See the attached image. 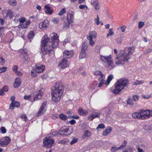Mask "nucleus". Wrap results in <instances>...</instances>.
<instances>
[{
	"instance_id": "774afa93",
	"label": "nucleus",
	"mask_w": 152,
	"mask_h": 152,
	"mask_svg": "<svg viewBox=\"0 0 152 152\" xmlns=\"http://www.w3.org/2000/svg\"><path fill=\"white\" fill-rule=\"evenodd\" d=\"M109 33L110 34V35L111 36L114 34V32L113 31V29L110 28L109 30Z\"/></svg>"
},
{
	"instance_id": "49530a36",
	"label": "nucleus",
	"mask_w": 152,
	"mask_h": 152,
	"mask_svg": "<svg viewBox=\"0 0 152 152\" xmlns=\"http://www.w3.org/2000/svg\"><path fill=\"white\" fill-rule=\"evenodd\" d=\"M23 59L24 62H26L28 61V57L27 55H23Z\"/></svg>"
},
{
	"instance_id": "423d86ee",
	"label": "nucleus",
	"mask_w": 152,
	"mask_h": 152,
	"mask_svg": "<svg viewBox=\"0 0 152 152\" xmlns=\"http://www.w3.org/2000/svg\"><path fill=\"white\" fill-rule=\"evenodd\" d=\"M50 37L51 39L50 41L51 43H50V44L53 48H55L58 45L59 41L58 36L56 34L53 33L50 34Z\"/></svg>"
},
{
	"instance_id": "6e6d98bb",
	"label": "nucleus",
	"mask_w": 152,
	"mask_h": 152,
	"mask_svg": "<svg viewBox=\"0 0 152 152\" xmlns=\"http://www.w3.org/2000/svg\"><path fill=\"white\" fill-rule=\"evenodd\" d=\"M6 67H0V73L4 72L6 70Z\"/></svg>"
},
{
	"instance_id": "aec40b11",
	"label": "nucleus",
	"mask_w": 152,
	"mask_h": 152,
	"mask_svg": "<svg viewBox=\"0 0 152 152\" xmlns=\"http://www.w3.org/2000/svg\"><path fill=\"white\" fill-rule=\"evenodd\" d=\"M45 7L46 10L45 12L46 14L49 15H51L52 14L53 11L49 4L45 5Z\"/></svg>"
},
{
	"instance_id": "a19ab883",
	"label": "nucleus",
	"mask_w": 152,
	"mask_h": 152,
	"mask_svg": "<svg viewBox=\"0 0 152 152\" xmlns=\"http://www.w3.org/2000/svg\"><path fill=\"white\" fill-rule=\"evenodd\" d=\"M34 32L32 31H31L28 35V38L29 39H30L34 37Z\"/></svg>"
},
{
	"instance_id": "473e14b6",
	"label": "nucleus",
	"mask_w": 152,
	"mask_h": 152,
	"mask_svg": "<svg viewBox=\"0 0 152 152\" xmlns=\"http://www.w3.org/2000/svg\"><path fill=\"white\" fill-rule=\"evenodd\" d=\"M69 140L67 139H65L61 140L59 141L58 143L64 145L67 144L69 142Z\"/></svg>"
},
{
	"instance_id": "603ef678",
	"label": "nucleus",
	"mask_w": 152,
	"mask_h": 152,
	"mask_svg": "<svg viewBox=\"0 0 152 152\" xmlns=\"http://www.w3.org/2000/svg\"><path fill=\"white\" fill-rule=\"evenodd\" d=\"M19 21L20 23H23L26 21V18L24 17H21L19 19Z\"/></svg>"
},
{
	"instance_id": "f704fd0d",
	"label": "nucleus",
	"mask_w": 152,
	"mask_h": 152,
	"mask_svg": "<svg viewBox=\"0 0 152 152\" xmlns=\"http://www.w3.org/2000/svg\"><path fill=\"white\" fill-rule=\"evenodd\" d=\"M135 148L133 147H130L127 150L124 151L123 152H134Z\"/></svg>"
},
{
	"instance_id": "393cba45",
	"label": "nucleus",
	"mask_w": 152,
	"mask_h": 152,
	"mask_svg": "<svg viewBox=\"0 0 152 152\" xmlns=\"http://www.w3.org/2000/svg\"><path fill=\"white\" fill-rule=\"evenodd\" d=\"M112 129L111 127H109L108 128L104 130L103 133V135L104 136H106L110 134L111 131Z\"/></svg>"
},
{
	"instance_id": "4468645a",
	"label": "nucleus",
	"mask_w": 152,
	"mask_h": 152,
	"mask_svg": "<svg viewBox=\"0 0 152 152\" xmlns=\"http://www.w3.org/2000/svg\"><path fill=\"white\" fill-rule=\"evenodd\" d=\"M47 35L45 34L44 37L42 38V43L41 45L42 46H43L47 45L48 43L49 44V45H51L50 44V43H51L49 39L48 38H45V37H47Z\"/></svg>"
},
{
	"instance_id": "bf43d9fd",
	"label": "nucleus",
	"mask_w": 152,
	"mask_h": 152,
	"mask_svg": "<svg viewBox=\"0 0 152 152\" xmlns=\"http://www.w3.org/2000/svg\"><path fill=\"white\" fill-rule=\"evenodd\" d=\"M142 96L143 98L148 99H149L151 96L149 95H144L143 94L142 95Z\"/></svg>"
},
{
	"instance_id": "1a4fd4ad",
	"label": "nucleus",
	"mask_w": 152,
	"mask_h": 152,
	"mask_svg": "<svg viewBox=\"0 0 152 152\" xmlns=\"http://www.w3.org/2000/svg\"><path fill=\"white\" fill-rule=\"evenodd\" d=\"M43 142L45 147L50 148L53 145L54 141L53 139L46 137L44 139Z\"/></svg>"
},
{
	"instance_id": "bb28decb",
	"label": "nucleus",
	"mask_w": 152,
	"mask_h": 152,
	"mask_svg": "<svg viewBox=\"0 0 152 152\" xmlns=\"http://www.w3.org/2000/svg\"><path fill=\"white\" fill-rule=\"evenodd\" d=\"M96 37L97 34L96 32L94 31H92L89 33V35L88 38H91V39H92L96 38Z\"/></svg>"
},
{
	"instance_id": "dca6fc26",
	"label": "nucleus",
	"mask_w": 152,
	"mask_h": 152,
	"mask_svg": "<svg viewBox=\"0 0 152 152\" xmlns=\"http://www.w3.org/2000/svg\"><path fill=\"white\" fill-rule=\"evenodd\" d=\"M69 129L68 128H61L58 131L57 133L61 135L67 136L66 133L69 131Z\"/></svg>"
},
{
	"instance_id": "58836bf2",
	"label": "nucleus",
	"mask_w": 152,
	"mask_h": 152,
	"mask_svg": "<svg viewBox=\"0 0 152 152\" xmlns=\"http://www.w3.org/2000/svg\"><path fill=\"white\" fill-rule=\"evenodd\" d=\"M127 143V141L124 140L122 144L119 147L120 149H122L124 148L126 146Z\"/></svg>"
},
{
	"instance_id": "f3484780",
	"label": "nucleus",
	"mask_w": 152,
	"mask_h": 152,
	"mask_svg": "<svg viewBox=\"0 0 152 152\" xmlns=\"http://www.w3.org/2000/svg\"><path fill=\"white\" fill-rule=\"evenodd\" d=\"M45 68V66L38 64L36 65V68L35 69L37 72L41 73L44 71Z\"/></svg>"
},
{
	"instance_id": "2eb2a0df",
	"label": "nucleus",
	"mask_w": 152,
	"mask_h": 152,
	"mask_svg": "<svg viewBox=\"0 0 152 152\" xmlns=\"http://www.w3.org/2000/svg\"><path fill=\"white\" fill-rule=\"evenodd\" d=\"M13 13L11 10L8 9L3 13L4 17L5 18L9 17L10 19L13 17Z\"/></svg>"
},
{
	"instance_id": "412c9836",
	"label": "nucleus",
	"mask_w": 152,
	"mask_h": 152,
	"mask_svg": "<svg viewBox=\"0 0 152 152\" xmlns=\"http://www.w3.org/2000/svg\"><path fill=\"white\" fill-rule=\"evenodd\" d=\"M46 111V109L45 107L43 105H42L41 106L40 109L38 111L37 116H41V115H43L45 112Z\"/></svg>"
},
{
	"instance_id": "a878e982",
	"label": "nucleus",
	"mask_w": 152,
	"mask_h": 152,
	"mask_svg": "<svg viewBox=\"0 0 152 152\" xmlns=\"http://www.w3.org/2000/svg\"><path fill=\"white\" fill-rule=\"evenodd\" d=\"M140 111H139L138 112L133 113L132 114V116L133 118H137L139 119H140Z\"/></svg>"
},
{
	"instance_id": "8fccbe9b",
	"label": "nucleus",
	"mask_w": 152,
	"mask_h": 152,
	"mask_svg": "<svg viewBox=\"0 0 152 152\" xmlns=\"http://www.w3.org/2000/svg\"><path fill=\"white\" fill-rule=\"evenodd\" d=\"M77 140H78L77 138L74 137L73 140L70 142V144L71 145L73 144L76 143L77 141Z\"/></svg>"
},
{
	"instance_id": "0eeeda50",
	"label": "nucleus",
	"mask_w": 152,
	"mask_h": 152,
	"mask_svg": "<svg viewBox=\"0 0 152 152\" xmlns=\"http://www.w3.org/2000/svg\"><path fill=\"white\" fill-rule=\"evenodd\" d=\"M140 119H145L152 116V111L150 110H140Z\"/></svg>"
},
{
	"instance_id": "680f3d73",
	"label": "nucleus",
	"mask_w": 152,
	"mask_h": 152,
	"mask_svg": "<svg viewBox=\"0 0 152 152\" xmlns=\"http://www.w3.org/2000/svg\"><path fill=\"white\" fill-rule=\"evenodd\" d=\"M21 118L23 119V120L24 121H26V119L27 118L26 116L25 115H22L21 116Z\"/></svg>"
},
{
	"instance_id": "e433bc0d",
	"label": "nucleus",
	"mask_w": 152,
	"mask_h": 152,
	"mask_svg": "<svg viewBox=\"0 0 152 152\" xmlns=\"http://www.w3.org/2000/svg\"><path fill=\"white\" fill-rule=\"evenodd\" d=\"M59 117L61 120L63 121L66 120L68 118L66 116L63 114H60L59 115Z\"/></svg>"
},
{
	"instance_id": "f8f14e48",
	"label": "nucleus",
	"mask_w": 152,
	"mask_h": 152,
	"mask_svg": "<svg viewBox=\"0 0 152 152\" xmlns=\"http://www.w3.org/2000/svg\"><path fill=\"white\" fill-rule=\"evenodd\" d=\"M68 66V61L66 59H63L60 61L58 64L59 67L61 69H64Z\"/></svg>"
},
{
	"instance_id": "6e6552de",
	"label": "nucleus",
	"mask_w": 152,
	"mask_h": 152,
	"mask_svg": "<svg viewBox=\"0 0 152 152\" xmlns=\"http://www.w3.org/2000/svg\"><path fill=\"white\" fill-rule=\"evenodd\" d=\"M49 45V44L48 43L47 45L42 46L40 53L42 56H45L47 54L50 53L52 48H53L52 45Z\"/></svg>"
},
{
	"instance_id": "4c0bfd02",
	"label": "nucleus",
	"mask_w": 152,
	"mask_h": 152,
	"mask_svg": "<svg viewBox=\"0 0 152 152\" xmlns=\"http://www.w3.org/2000/svg\"><path fill=\"white\" fill-rule=\"evenodd\" d=\"M105 128V126L103 124H99L96 128V129L98 130H99V129H104Z\"/></svg>"
},
{
	"instance_id": "a18cd8bd",
	"label": "nucleus",
	"mask_w": 152,
	"mask_h": 152,
	"mask_svg": "<svg viewBox=\"0 0 152 152\" xmlns=\"http://www.w3.org/2000/svg\"><path fill=\"white\" fill-rule=\"evenodd\" d=\"M122 39L121 37L117 38L116 39L115 41L118 44H121L122 42Z\"/></svg>"
},
{
	"instance_id": "7ed1b4c3",
	"label": "nucleus",
	"mask_w": 152,
	"mask_h": 152,
	"mask_svg": "<svg viewBox=\"0 0 152 152\" xmlns=\"http://www.w3.org/2000/svg\"><path fill=\"white\" fill-rule=\"evenodd\" d=\"M128 83V80L124 78L118 80L115 84V88L112 90V92L115 94L119 93L124 87L127 86Z\"/></svg>"
},
{
	"instance_id": "c756f323",
	"label": "nucleus",
	"mask_w": 152,
	"mask_h": 152,
	"mask_svg": "<svg viewBox=\"0 0 152 152\" xmlns=\"http://www.w3.org/2000/svg\"><path fill=\"white\" fill-rule=\"evenodd\" d=\"M90 132L88 130H87L85 132L84 134L82 136L83 138H84L86 137H89L91 136Z\"/></svg>"
},
{
	"instance_id": "a211bd4d",
	"label": "nucleus",
	"mask_w": 152,
	"mask_h": 152,
	"mask_svg": "<svg viewBox=\"0 0 152 152\" xmlns=\"http://www.w3.org/2000/svg\"><path fill=\"white\" fill-rule=\"evenodd\" d=\"M49 25V22L48 20H45L40 23L39 25V28L43 29L44 28H46Z\"/></svg>"
},
{
	"instance_id": "13d9d810",
	"label": "nucleus",
	"mask_w": 152,
	"mask_h": 152,
	"mask_svg": "<svg viewBox=\"0 0 152 152\" xmlns=\"http://www.w3.org/2000/svg\"><path fill=\"white\" fill-rule=\"evenodd\" d=\"M79 8L81 9H83L85 8H88L87 6L86 5L82 4L80 5L79 6Z\"/></svg>"
},
{
	"instance_id": "f03ea898",
	"label": "nucleus",
	"mask_w": 152,
	"mask_h": 152,
	"mask_svg": "<svg viewBox=\"0 0 152 152\" xmlns=\"http://www.w3.org/2000/svg\"><path fill=\"white\" fill-rule=\"evenodd\" d=\"M51 90L52 99L55 103H57L61 98L64 91V86L60 83H57L52 87Z\"/></svg>"
},
{
	"instance_id": "6ab92c4d",
	"label": "nucleus",
	"mask_w": 152,
	"mask_h": 152,
	"mask_svg": "<svg viewBox=\"0 0 152 152\" xmlns=\"http://www.w3.org/2000/svg\"><path fill=\"white\" fill-rule=\"evenodd\" d=\"M64 56L66 58H70L73 55V53L72 51L65 50L63 53Z\"/></svg>"
},
{
	"instance_id": "c03bdc74",
	"label": "nucleus",
	"mask_w": 152,
	"mask_h": 152,
	"mask_svg": "<svg viewBox=\"0 0 152 152\" xmlns=\"http://www.w3.org/2000/svg\"><path fill=\"white\" fill-rule=\"evenodd\" d=\"M119 149H120L119 148V147L117 148L115 147H113L111 148V151L112 152H115Z\"/></svg>"
},
{
	"instance_id": "9d476101",
	"label": "nucleus",
	"mask_w": 152,
	"mask_h": 152,
	"mask_svg": "<svg viewBox=\"0 0 152 152\" xmlns=\"http://www.w3.org/2000/svg\"><path fill=\"white\" fill-rule=\"evenodd\" d=\"M10 140L8 137H5L1 140H0V145L2 147H5L10 142Z\"/></svg>"
},
{
	"instance_id": "864d4df0",
	"label": "nucleus",
	"mask_w": 152,
	"mask_h": 152,
	"mask_svg": "<svg viewBox=\"0 0 152 152\" xmlns=\"http://www.w3.org/2000/svg\"><path fill=\"white\" fill-rule=\"evenodd\" d=\"M52 21L54 24H57L59 20L57 18H54L52 19Z\"/></svg>"
},
{
	"instance_id": "4be33fe9",
	"label": "nucleus",
	"mask_w": 152,
	"mask_h": 152,
	"mask_svg": "<svg viewBox=\"0 0 152 152\" xmlns=\"http://www.w3.org/2000/svg\"><path fill=\"white\" fill-rule=\"evenodd\" d=\"M20 78L17 77L15 79V82L13 85L14 87L15 88H17L20 86Z\"/></svg>"
},
{
	"instance_id": "2f4dec72",
	"label": "nucleus",
	"mask_w": 152,
	"mask_h": 152,
	"mask_svg": "<svg viewBox=\"0 0 152 152\" xmlns=\"http://www.w3.org/2000/svg\"><path fill=\"white\" fill-rule=\"evenodd\" d=\"M8 3L11 6H15L17 4V1L16 0H9Z\"/></svg>"
},
{
	"instance_id": "f257e3e1",
	"label": "nucleus",
	"mask_w": 152,
	"mask_h": 152,
	"mask_svg": "<svg viewBox=\"0 0 152 152\" xmlns=\"http://www.w3.org/2000/svg\"><path fill=\"white\" fill-rule=\"evenodd\" d=\"M134 47H126L123 53L118 55L116 57L115 63L116 65L124 64L127 61L129 58V56L134 52Z\"/></svg>"
},
{
	"instance_id": "de8ad7c7",
	"label": "nucleus",
	"mask_w": 152,
	"mask_h": 152,
	"mask_svg": "<svg viewBox=\"0 0 152 152\" xmlns=\"http://www.w3.org/2000/svg\"><path fill=\"white\" fill-rule=\"evenodd\" d=\"M87 39L89 41V44L91 46H93L94 45L95 43L92 40V39H91V38H87Z\"/></svg>"
},
{
	"instance_id": "ddd939ff",
	"label": "nucleus",
	"mask_w": 152,
	"mask_h": 152,
	"mask_svg": "<svg viewBox=\"0 0 152 152\" xmlns=\"http://www.w3.org/2000/svg\"><path fill=\"white\" fill-rule=\"evenodd\" d=\"M74 17V13L71 11L68 12L67 13V20L69 24L72 22Z\"/></svg>"
},
{
	"instance_id": "b1692460",
	"label": "nucleus",
	"mask_w": 152,
	"mask_h": 152,
	"mask_svg": "<svg viewBox=\"0 0 152 152\" xmlns=\"http://www.w3.org/2000/svg\"><path fill=\"white\" fill-rule=\"evenodd\" d=\"M86 52V51L80 50V53L79 56L80 59H82L86 57L87 56V53Z\"/></svg>"
},
{
	"instance_id": "4d7b16f0",
	"label": "nucleus",
	"mask_w": 152,
	"mask_h": 152,
	"mask_svg": "<svg viewBox=\"0 0 152 152\" xmlns=\"http://www.w3.org/2000/svg\"><path fill=\"white\" fill-rule=\"evenodd\" d=\"M5 60L2 57H0V64L3 65L5 63Z\"/></svg>"
},
{
	"instance_id": "3c124183",
	"label": "nucleus",
	"mask_w": 152,
	"mask_h": 152,
	"mask_svg": "<svg viewBox=\"0 0 152 152\" xmlns=\"http://www.w3.org/2000/svg\"><path fill=\"white\" fill-rule=\"evenodd\" d=\"M0 130L2 132L3 134H4L6 132V129L4 127L2 126L0 128Z\"/></svg>"
},
{
	"instance_id": "9b49d317",
	"label": "nucleus",
	"mask_w": 152,
	"mask_h": 152,
	"mask_svg": "<svg viewBox=\"0 0 152 152\" xmlns=\"http://www.w3.org/2000/svg\"><path fill=\"white\" fill-rule=\"evenodd\" d=\"M90 2L95 10H97L100 9V3L99 0H91Z\"/></svg>"
},
{
	"instance_id": "69168bd1",
	"label": "nucleus",
	"mask_w": 152,
	"mask_h": 152,
	"mask_svg": "<svg viewBox=\"0 0 152 152\" xmlns=\"http://www.w3.org/2000/svg\"><path fill=\"white\" fill-rule=\"evenodd\" d=\"M133 100L134 101H136L138 100V96L137 95L134 96L133 97Z\"/></svg>"
},
{
	"instance_id": "5701e85b",
	"label": "nucleus",
	"mask_w": 152,
	"mask_h": 152,
	"mask_svg": "<svg viewBox=\"0 0 152 152\" xmlns=\"http://www.w3.org/2000/svg\"><path fill=\"white\" fill-rule=\"evenodd\" d=\"M104 75H102V77H100L98 79L100 81L98 85V87H101L102 85L105 83V80H104Z\"/></svg>"
},
{
	"instance_id": "c85d7f7f",
	"label": "nucleus",
	"mask_w": 152,
	"mask_h": 152,
	"mask_svg": "<svg viewBox=\"0 0 152 152\" xmlns=\"http://www.w3.org/2000/svg\"><path fill=\"white\" fill-rule=\"evenodd\" d=\"M88 46L86 42H83L81 48V50L87 51Z\"/></svg>"
},
{
	"instance_id": "72a5a7b5",
	"label": "nucleus",
	"mask_w": 152,
	"mask_h": 152,
	"mask_svg": "<svg viewBox=\"0 0 152 152\" xmlns=\"http://www.w3.org/2000/svg\"><path fill=\"white\" fill-rule=\"evenodd\" d=\"M113 77V75H110L108 76L107 79V86L109 85L110 82L112 80Z\"/></svg>"
},
{
	"instance_id": "7c9ffc66",
	"label": "nucleus",
	"mask_w": 152,
	"mask_h": 152,
	"mask_svg": "<svg viewBox=\"0 0 152 152\" xmlns=\"http://www.w3.org/2000/svg\"><path fill=\"white\" fill-rule=\"evenodd\" d=\"M78 113L80 115H85L88 112L87 111H84L82 109H80L78 110Z\"/></svg>"
},
{
	"instance_id": "39448f33",
	"label": "nucleus",
	"mask_w": 152,
	"mask_h": 152,
	"mask_svg": "<svg viewBox=\"0 0 152 152\" xmlns=\"http://www.w3.org/2000/svg\"><path fill=\"white\" fill-rule=\"evenodd\" d=\"M44 91L43 89H41L39 90V93H37L34 97L31 96L30 95H25L24 96V98L25 100H27L31 102L38 100L42 98Z\"/></svg>"
},
{
	"instance_id": "37998d69",
	"label": "nucleus",
	"mask_w": 152,
	"mask_h": 152,
	"mask_svg": "<svg viewBox=\"0 0 152 152\" xmlns=\"http://www.w3.org/2000/svg\"><path fill=\"white\" fill-rule=\"evenodd\" d=\"M144 25V22L142 21H140L138 23V27L139 28H142Z\"/></svg>"
},
{
	"instance_id": "cd10ccee",
	"label": "nucleus",
	"mask_w": 152,
	"mask_h": 152,
	"mask_svg": "<svg viewBox=\"0 0 152 152\" xmlns=\"http://www.w3.org/2000/svg\"><path fill=\"white\" fill-rule=\"evenodd\" d=\"M15 97L13 96H12L10 98L11 103L10 104H20V103L17 101H15Z\"/></svg>"
},
{
	"instance_id": "ea45409f",
	"label": "nucleus",
	"mask_w": 152,
	"mask_h": 152,
	"mask_svg": "<svg viewBox=\"0 0 152 152\" xmlns=\"http://www.w3.org/2000/svg\"><path fill=\"white\" fill-rule=\"evenodd\" d=\"M31 75L32 76H35L37 75V73H38L35 69H33L31 71Z\"/></svg>"
},
{
	"instance_id": "79ce46f5",
	"label": "nucleus",
	"mask_w": 152,
	"mask_h": 152,
	"mask_svg": "<svg viewBox=\"0 0 152 152\" xmlns=\"http://www.w3.org/2000/svg\"><path fill=\"white\" fill-rule=\"evenodd\" d=\"M66 12V11L65 9V8H63L59 12L58 15H62L64 14Z\"/></svg>"
},
{
	"instance_id": "c9c22d12",
	"label": "nucleus",
	"mask_w": 152,
	"mask_h": 152,
	"mask_svg": "<svg viewBox=\"0 0 152 152\" xmlns=\"http://www.w3.org/2000/svg\"><path fill=\"white\" fill-rule=\"evenodd\" d=\"M94 75L96 76H101L102 77V75H104L102 74V72L100 71H96L94 73Z\"/></svg>"
},
{
	"instance_id": "20e7f679",
	"label": "nucleus",
	"mask_w": 152,
	"mask_h": 152,
	"mask_svg": "<svg viewBox=\"0 0 152 152\" xmlns=\"http://www.w3.org/2000/svg\"><path fill=\"white\" fill-rule=\"evenodd\" d=\"M101 59L104 62V65L106 67L111 69L114 67V64L111 56H101Z\"/></svg>"
},
{
	"instance_id": "5fc2aeb1",
	"label": "nucleus",
	"mask_w": 152,
	"mask_h": 152,
	"mask_svg": "<svg viewBox=\"0 0 152 152\" xmlns=\"http://www.w3.org/2000/svg\"><path fill=\"white\" fill-rule=\"evenodd\" d=\"M127 104H133L134 103L133 102L132 100L130 98L128 99L127 101Z\"/></svg>"
},
{
	"instance_id": "09e8293b",
	"label": "nucleus",
	"mask_w": 152,
	"mask_h": 152,
	"mask_svg": "<svg viewBox=\"0 0 152 152\" xmlns=\"http://www.w3.org/2000/svg\"><path fill=\"white\" fill-rule=\"evenodd\" d=\"M94 21L97 25L99 24V17L98 15L97 16V18L94 19Z\"/></svg>"
},
{
	"instance_id": "0e129e2a",
	"label": "nucleus",
	"mask_w": 152,
	"mask_h": 152,
	"mask_svg": "<svg viewBox=\"0 0 152 152\" xmlns=\"http://www.w3.org/2000/svg\"><path fill=\"white\" fill-rule=\"evenodd\" d=\"M145 127L146 128H148V129H145L146 130H148V131H149L150 130H152V126L151 125H149L148 126V125L145 126Z\"/></svg>"
},
{
	"instance_id": "052dcab7",
	"label": "nucleus",
	"mask_w": 152,
	"mask_h": 152,
	"mask_svg": "<svg viewBox=\"0 0 152 152\" xmlns=\"http://www.w3.org/2000/svg\"><path fill=\"white\" fill-rule=\"evenodd\" d=\"M144 83V82L143 81H137L136 82H135L133 85H137L138 84H142Z\"/></svg>"
},
{
	"instance_id": "e2e57ef3",
	"label": "nucleus",
	"mask_w": 152,
	"mask_h": 152,
	"mask_svg": "<svg viewBox=\"0 0 152 152\" xmlns=\"http://www.w3.org/2000/svg\"><path fill=\"white\" fill-rule=\"evenodd\" d=\"M18 66L16 65H14L12 67V69L13 71L15 73H17V71L18 69Z\"/></svg>"
},
{
	"instance_id": "338daca9",
	"label": "nucleus",
	"mask_w": 152,
	"mask_h": 152,
	"mask_svg": "<svg viewBox=\"0 0 152 152\" xmlns=\"http://www.w3.org/2000/svg\"><path fill=\"white\" fill-rule=\"evenodd\" d=\"M2 89L5 92H7L8 91V86H5L2 88Z\"/></svg>"
}]
</instances>
